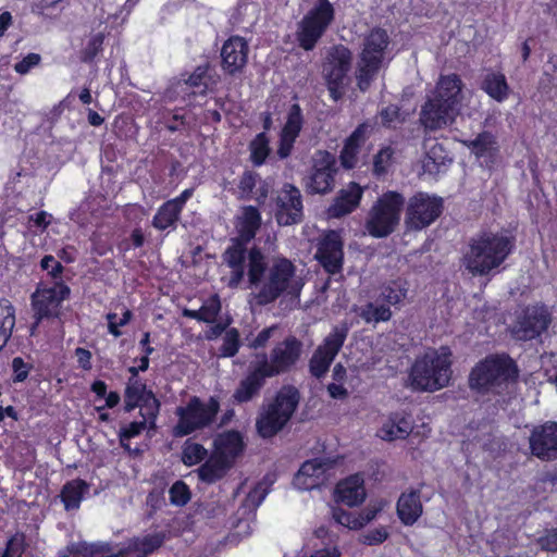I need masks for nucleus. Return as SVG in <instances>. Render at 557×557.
<instances>
[{"instance_id":"5fc2aeb1","label":"nucleus","mask_w":557,"mask_h":557,"mask_svg":"<svg viewBox=\"0 0 557 557\" xmlns=\"http://www.w3.org/2000/svg\"><path fill=\"white\" fill-rule=\"evenodd\" d=\"M394 150L392 147L386 146L381 148L373 157V173L376 176H382L387 173L392 164Z\"/></svg>"},{"instance_id":"b1692460","label":"nucleus","mask_w":557,"mask_h":557,"mask_svg":"<svg viewBox=\"0 0 557 557\" xmlns=\"http://www.w3.org/2000/svg\"><path fill=\"white\" fill-rule=\"evenodd\" d=\"M363 188L356 182H350L346 188L338 190L336 197L327 208L330 218L339 219L354 212L360 205Z\"/></svg>"},{"instance_id":"dca6fc26","label":"nucleus","mask_w":557,"mask_h":557,"mask_svg":"<svg viewBox=\"0 0 557 557\" xmlns=\"http://www.w3.org/2000/svg\"><path fill=\"white\" fill-rule=\"evenodd\" d=\"M351 51L343 45L334 47L329 53L325 79L330 97L334 101L341 100L345 94V85L351 67Z\"/></svg>"},{"instance_id":"3c124183","label":"nucleus","mask_w":557,"mask_h":557,"mask_svg":"<svg viewBox=\"0 0 557 557\" xmlns=\"http://www.w3.org/2000/svg\"><path fill=\"white\" fill-rule=\"evenodd\" d=\"M465 145L478 157H484L490 150L495 149L496 140L490 132L480 133L474 139Z\"/></svg>"},{"instance_id":"cd10ccee","label":"nucleus","mask_w":557,"mask_h":557,"mask_svg":"<svg viewBox=\"0 0 557 557\" xmlns=\"http://www.w3.org/2000/svg\"><path fill=\"white\" fill-rule=\"evenodd\" d=\"M165 539L164 532H156L143 537H134L121 550V555L123 557H148L163 545Z\"/></svg>"},{"instance_id":"0eeeda50","label":"nucleus","mask_w":557,"mask_h":557,"mask_svg":"<svg viewBox=\"0 0 557 557\" xmlns=\"http://www.w3.org/2000/svg\"><path fill=\"white\" fill-rule=\"evenodd\" d=\"M219 411L220 400L218 397L210 396L208 401L203 403L198 396H191L186 406L176 408L175 413L178 421L173 428V436L184 437L212 425Z\"/></svg>"},{"instance_id":"338daca9","label":"nucleus","mask_w":557,"mask_h":557,"mask_svg":"<svg viewBox=\"0 0 557 557\" xmlns=\"http://www.w3.org/2000/svg\"><path fill=\"white\" fill-rule=\"evenodd\" d=\"M323 473V463L319 459L306 460L299 468L296 480L299 481L302 476L319 478Z\"/></svg>"},{"instance_id":"680f3d73","label":"nucleus","mask_w":557,"mask_h":557,"mask_svg":"<svg viewBox=\"0 0 557 557\" xmlns=\"http://www.w3.org/2000/svg\"><path fill=\"white\" fill-rule=\"evenodd\" d=\"M259 180L260 176L258 173L249 170L244 171L238 182V189L242 196L245 198H251Z\"/></svg>"},{"instance_id":"37998d69","label":"nucleus","mask_w":557,"mask_h":557,"mask_svg":"<svg viewBox=\"0 0 557 557\" xmlns=\"http://www.w3.org/2000/svg\"><path fill=\"white\" fill-rule=\"evenodd\" d=\"M106 36L103 33L92 35L79 51V60L83 63L91 64L103 51Z\"/></svg>"},{"instance_id":"f3484780","label":"nucleus","mask_w":557,"mask_h":557,"mask_svg":"<svg viewBox=\"0 0 557 557\" xmlns=\"http://www.w3.org/2000/svg\"><path fill=\"white\" fill-rule=\"evenodd\" d=\"M552 315L544 306L527 307L512 327V335L519 341H532L547 331Z\"/></svg>"},{"instance_id":"c85d7f7f","label":"nucleus","mask_w":557,"mask_h":557,"mask_svg":"<svg viewBox=\"0 0 557 557\" xmlns=\"http://www.w3.org/2000/svg\"><path fill=\"white\" fill-rule=\"evenodd\" d=\"M389 36L384 28L374 27L363 39V47L360 52L361 58L373 59V61L383 63L387 47L389 46Z\"/></svg>"},{"instance_id":"4d7b16f0","label":"nucleus","mask_w":557,"mask_h":557,"mask_svg":"<svg viewBox=\"0 0 557 557\" xmlns=\"http://www.w3.org/2000/svg\"><path fill=\"white\" fill-rule=\"evenodd\" d=\"M169 495L171 504L178 507L185 506L191 497L188 485L182 480H178L172 484L169 490Z\"/></svg>"},{"instance_id":"4468645a","label":"nucleus","mask_w":557,"mask_h":557,"mask_svg":"<svg viewBox=\"0 0 557 557\" xmlns=\"http://www.w3.org/2000/svg\"><path fill=\"white\" fill-rule=\"evenodd\" d=\"M272 211L280 226H290L302 222L304 199L300 189L292 183H284L272 198Z\"/></svg>"},{"instance_id":"0e129e2a","label":"nucleus","mask_w":557,"mask_h":557,"mask_svg":"<svg viewBox=\"0 0 557 557\" xmlns=\"http://www.w3.org/2000/svg\"><path fill=\"white\" fill-rule=\"evenodd\" d=\"M269 490L262 482L257 483L247 494L244 505L250 508H258L267 497Z\"/></svg>"},{"instance_id":"72a5a7b5","label":"nucleus","mask_w":557,"mask_h":557,"mask_svg":"<svg viewBox=\"0 0 557 557\" xmlns=\"http://www.w3.org/2000/svg\"><path fill=\"white\" fill-rule=\"evenodd\" d=\"M89 488V483L83 479L78 478L67 481L62 486L60 492V499L64 505L65 510L70 511L78 509L85 494L88 493Z\"/></svg>"},{"instance_id":"423d86ee","label":"nucleus","mask_w":557,"mask_h":557,"mask_svg":"<svg viewBox=\"0 0 557 557\" xmlns=\"http://www.w3.org/2000/svg\"><path fill=\"white\" fill-rule=\"evenodd\" d=\"M300 401V393L294 385L283 386L273 400L258 414L256 429L262 438L278 434L290 421Z\"/></svg>"},{"instance_id":"f03ea898","label":"nucleus","mask_w":557,"mask_h":557,"mask_svg":"<svg viewBox=\"0 0 557 557\" xmlns=\"http://www.w3.org/2000/svg\"><path fill=\"white\" fill-rule=\"evenodd\" d=\"M465 84L456 73L441 75L419 112L425 134L454 124L461 112Z\"/></svg>"},{"instance_id":"bf43d9fd","label":"nucleus","mask_w":557,"mask_h":557,"mask_svg":"<svg viewBox=\"0 0 557 557\" xmlns=\"http://www.w3.org/2000/svg\"><path fill=\"white\" fill-rule=\"evenodd\" d=\"M426 163L425 166L429 169V171H432L430 168V163H433V168L436 172L441 170L442 165H446V161L451 162V159L448 158L446 150L441 144L434 145L430 151L426 153Z\"/></svg>"},{"instance_id":"7ed1b4c3","label":"nucleus","mask_w":557,"mask_h":557,"mask_svg":"<svg viewBox=\"0 0 557 557\" xmlns=\"http://www.w3.org/2000/svg\"><path fill=\"white\" fill-rule=\"evenodd\" d=\"M516 249V237L506 232L483 231L469 242L465 255L467 270L473 275H488Z\"/></svg>"},{"instance_id":"6e6552de","label":"nucleus","mask_w":557,"mask_h":557,"mask_svg":"<svg viewBox=\"0 0 557 557\" xmlns=\"http://www.w3.org/2000/svg\"><path fill=\"white\" fill-rule=\"evenodd\" d=\"M404 206L405 197L398 191L388 190L379 197L366 223L369 234L375 238L391 235L399 224Z\"/></svg>"},{"instance_id":"a878e982","label":"nucleus","mask_w":557,"mask_h":557,"mask_svg":"<svg viewBox=\"0 0 557 557\" xmlns=\"http://www.w3.org/2000/svg\"><path fill=\"white\" fill-rule=\"evenodd\" d=\"M396 513L406 527L413 525L423 515L421 488H410L403 492L396 503Z\"/></svg>"},{"instance_id":"c756f323","label":"nucleus","mask_w":557,"mask_h":557,"mask_svg":"<svg viewBox=\"0 0 557 557\" xmlns=\"http://www.w3.org/2000/svg\"><path fill=\"white\" fill-rule=\"evenodd\" d=\"M411 431V414L405 411L392 412L388 421L380 430L381 437L385 441L405 440Z\"/></svg>"},{"instance_id":"f8f14e48","label":"nucleus","mask_w":557,"mask_h":557,"mask_svg":"<svg viewBox=\"0 0 557 557\" xmlns=\"http://www.w3.org/2000/svg\"><path fill=\"white\" fill-rule=\"evenodd\" d=\"M302 354V343L294 335L278 342L270 352V357L262 354V359L257 363L270 376L274 377L292 371Z\"/></svg>"},{"instance_id":"79ce46f5","label":"nucleus","mask_w":557,"mask_h":557,"mask_svg":"<svg viewBox=\"0 0 557 557\" xmlns=\"http://www.w3.org/2000/svg\"><path fill=\"white\" fill-rule=\"evenodd\" d=\"M250 161L255 166H261L267 161L271 149L270 139L265 132L255 136L249 144Z\"/></svg>"},{"instance_id":"bb28decb","label":"nucleus","mask_w":557,"mask_h":557,"mask_svg":"<svg viewBox=\"0 0 557 557\" xmlns=\"http://www.w3.org/2000/svg\"><path fill=\"white\" fill-rule=\"evenodd\" d=\"M336 503L348 507H356L363 503L366 498V488L363 480L359 474H352L341 480L334 491Z\"/></svg>"},{"instance_id":"58836bf2","label":"nucleus","mask_w":557,"mask_h":557,"mask_svg":"<svg viewBox=\"0 0 557 557\" xmlns=\"http://www.w3.org/2000/svg\"><path fill=\"white\" fill-rule=\"evenodd\" d=\"M250 240H244L242 237L232 238V244L222 255L224 263L228 268L245 267L246 258L248 259L249 250L247 245Z\"/></svg>"},{"instance_id":"6e6d98bb","label":"nucleus","mask_w":557,"mask_h":557,"mask_svg":"<svg viewBox=\"0 0 557 557\" xmlns=\"http://www.w3.org/2000/svg\"><path fill=\"white\" fill-rule=\"evenodd\" d=\"M164 126L171 132L175 133L185 128L188 124L187 114L184 109H174L163 114Z\"/></svg>"},{"instance_id":"aec40b11","label":"nucleus","mask_w":557,"mask_h":557,"mask_svg":"<svg viewBox=\"0 0 557 557\" xmlns=\"http://www.w3.org/2000/svg\"><path fill=\"white\" fill-rule=\"evenodd\" d=\"M249 54L248 41L238 35H232L222 45L221 69L225 75L235 77L244 73Z\"/></svg>"},{"instance_id":"20e7f679","label":"nucleus","mask_w":557,"mask_h":557,"mask_svg":"<svg viewBox=\"0 0 557 557\" xmlns=\"http://www.w3.org/2000/svg\"><path fill=\"white\" fill-rule=\"evenodd\" d=\"M451 356L448 346L432 348L418 356L408 375L411 388L417 392H436L448 386L453 374Z\"/></svg>"},{"instance_id":"603ef678","label":"nucleus","mask_w":557,"mask_h":557,"mask_svg":"<svg viewBox=\"0 0 557 557\" xmlns=\"http://www.w3.org/2000/svg\"><path fill=\"white\" fill-rule=\"evenodd\" d=\"M407 296V288L403 286L400 282L392 281L387 285L383 286L381 292L382 299L388 305H398Z\"/></svg>"},{"instance_id":"a19ab883","label":"nucleus","mask_w":557,"mask_h":557,"mask_svg":"<svg viewBox=\"0 0 557 557\" xmlns=\"http://www.w3.org/2000/svg\"><path fill=\"white\" fill-rule=\"evenodd\" d=\"M15 326V309L8 300L0 301V351L5 347Z\"/></svg>"},{"instance_id":"f704fd0d","label":"nucleus","mask_w":557,"mask_h":557,"mask_svg":"<svg viewBox=\"0 0 557 557\" xmlns=\"http://www.w3.org/2000/svg\"><path fill=\"white\" fill-rule=\"evenodd\" d=\"M481 89L497 102L505 101L509 95V86L503 73H487L481 83Z\"/></svg>"},{"instance_id":"a18cd8bd","label":"nucleus","mask_w":557,"mask_h":557,"mask_svg":"<svg viewBox=\"0 0 557 557\" xmlns=\"http://www.w3.org/2000/svg\"><path fill=\"white\" fill-rule=\"evenodd\" d=\"M379 116L382 127L394 131L400 127L406 121L401 108L393 103L382 108L379 112Z\"/></svg>"},{"instance_id":"f257e3e1","label":"nucleus","mask_w":557,"mask_h":557,"mask_svg":"<svg viewBox=\"0 0 557 557\" xmlns=\"http://www.w3.org/2000/svg\"><path fill=\"white\" fill-rule=\"evenodd\" d=\"M247 268L249 284L258 289L255 298L259 306L273 304L285 294L299 295L300 286L294 282L296 267L289 259L277 258L268 268L264 253L255 246L249 249Z\"/></svg>"},{"instance_id":"e2e57ef3","label":"nucleus","mask_w":557,"mask_h":557,"mask_svg":"<svg viewBox=\"0 0 557 557\" xmlns=\"http://www.w3.org/2000/svg\"><path fill=\"white\" fill-rule=\"evenodd\" d=\"M24 552L25 535L23 533H15L9 539L2 557H22Z\"/></svg>"},{"instance_id":"a211bd4d","label":"nucleus","mask_w":557,"mask_h":557,"mask_svg":"<svg viewBox=\"0 0 557 557\" xmlns=\"http://www.w3.org/2000/svg\"><path fill=\"white\" fill-rule=\"evenodd\" d=\"M529 449L541 461L557 460V421L534 425L529 436Z\"/></svg>"},{"instance_id":"6ab92c4d","label":"nucleus","mask_w":557,"mask_h":557,"mask_svg":"<svg viewBox=\"0 0 557 557\" xmlns=\"http://www.w3.org/2000/svg\"><path fill=\"white\" fill-rule=\"evenodd\" d=\"M315 259L324 271L335 275L343 270L344 242L337 231L325 232L318 242Z\"/></svg>"},{"instance_id":"c9c22d12","label":"nucleus","mask_w":557,"mask_h":557,"mask_svg":"<svg viewBox=\"0 0 557 557\" xmlns=\"http://www.w3.org/2000/svg\"><path fill=\"white\" fill-rule=\"evenodd\" d=\"M382 63L359 57L355 77L357 87L360 91L366 92L370 89L373 81L380 72Z\"/></svg>"},{"instance_id":"9b49d317","label":"nucleus","mask_w":557,"mask_h":557,"mask_svg":"<svg viewBox=\"0 0 557 557\" xmlns=\"http://www.w3.org/2000/svg\"><path fill=\"white\" fill-rule=\"evenodd\" d=\"M444 201L441 197L418 191L409 198L405 223L408 230L421 231L434 223L443 213Z\"/></svg>"},{"instance_id":"5701e85b","label":"nucleus","mask_w":557,"mask_h":557,"mask_svg":"<svg viewBox=\"0 0 557 557\" xmlns=\"http://www.w3.org/2000/svg\"><path fill=\"white\" fill-rule=\"evenodd\" d=\"M372 126L364 121L352 131L344 140V146L339 152V162L345 170H352L358 164V154L370 136Z\"/></svg>"},{"instance_id":"7c9ffc66","label":"nucleus","mask_w":557,"mask_h":557,"mask_svg":"<svg viewBox=\"0 0 557 557\" xmlns=\"http://www.w3.org/2000/svg\"><path fill=\"white\" fill-rule=\"evenodd\" d=\"M233 467L221 454H211L196 470L199 480L206 484H214L222 480Z\"/></svg>"},{"instance_id":"4be33fe9","label":"nucleus","mask_w":557,"mask_h":557,"mask_svg":"<svg viewBox=\"0 0 557 557\" xmlns=\"http://www.w3.org/2000/svg\"><path fill=\"white\" fill-rule=\"evenodd\" d=\"M269 377L258 363L250 367L248 373L239 381L232 395L233 403L237 405L247 404L259 397Z\"/></svg>"},{"instance_id":"473e14b6","label":"nucleus","mask_w":557,"mask_h":557,"mask_svg":"<svg viewBox=\"0 0 557 557\" xmlns=\"http://www.w3.org/2000/svg\"><path fill=\"white\" fill-rule=\"evenodd\" d=\"M140 421H132L128 424L122 426L119 431L120 446L128 453H132L129 440L140 435L145 430H156L157 419L159 414H154L153 418L147 414V411H139Z\"/></svg>"},{"instance_id":"de8ad7c7","label":"nucleus","mask_w":557,"mask_h":557,"mask_svg":"<svg viewBox=\"0 0 557 557\" xmlns=\"http://www.w3.org/2000/svg\"><path fill=\"white\" fill-rule=\"evenodd\" d=\"M242 346L240 334L236 327H230L225 331L223 343L219 348V356L222 358H232L237 355Z\"/></svg>"},{"instance_id":"2eb2a0df","label":"nucleus","mask_w":557,"mask_h":557,"mask_svg":"<svg viewBox=\"0 0 557 557\" xmlns=\"http://www.w3.org/2000/svg\"><path fill=\"white\" fill-rule=\"evenodd\" d=\"M348 335L346 325L334 326L323 343L312 354L309 360V372L317 379H322L329 371L335 357L342 349Z\"/></svg>"},{"instance_id":"c03bdc74","label":"nucleus","mask_w":557,"mask_h":557,"mask_svg":"<svg viewBox=\"0 0 557 557\" xmlns=\"http://www.w3.org/2000/svg\"><path fill=\"white\" fill-rule=\"evenodd\" d=\"M304 126V115L298 103L290 106L287 119L282 127L281 134L297 139Z\"/></svg>"},{"instance_id":"864d4df0","label":"nucleus","mask_w":557,"mask_h":557,"mask_svg":"<svg viewBox=\"0 0 557 557\" xmlns=\"http://www.w3.org/2000/svg\"><path fill=\"white\" fill-rule=\"evenodd\" d=\"M99 550L86 542L70 543L59 552L58 557H94Z\"/></svg>"},{"instance_id":"393cba45","label":"nucleus","mask_w":557,"mask_h":557,"mask_svg":"<svg viewBox=\"0 0 557 557\" xmlns=\"http://www.w3.org/2000/svg\"><path fill=\"white\" fill-rule=\"evenodd\" d=\"M218 84V78L212 70L210 63L198 65L188 75L186 79L178 83V86L183 88L186 86L190 91L187 94L188 97L206 96L208 91L213 90Z\"/></svg>"},{"instance_id":"4c0bfd02","label":"nucleus","mask_w":557,"mask_h":557,"mask_svg":"<svg viewBox=\"0 0 557 557\" xmlns=\"http://www.w3.org/2000/svg\"><path fill=\"white\" fill-rule=\"evenodd\" d=\"M261 226V213L253 206H246L238 224V237L244 240H252Z\"/></svg>"},{"instance_id":"ddd939ff","label":"nucleus","mask_w":557,"mask_h":557,"mask_svg":"<svg viewBox=\"0 0 557 557\" xmlns=\"http://www.w3.org/2000/svg\"><path fill=\"white\" fill-rule=\"evenodd\" d=\"M337 160L332 152L319 149L311 158V168L305 187L310 195H325L333 190L337 175Z\"/></svg>"},{"instance_id":"412c9836","label":"nucleus","mask_w":557,"mask_h":557,"mask_svg":"<svg viewBox=\"0 0 557 557\" xmlns=\"http://www.w3.org/2000/svg\"><path fill=\"white\" fill-rule=\"evenodd\" d=\"M161 404L145 380L126 382L124 388V411L132 412L136 408L147 411L151 418L160 413Z\"/></svg>"},{"instance_id":"8fccbe9b","label":"nucleus","mask_w":557,"mask_h":557,"mask_svg":"<svg viewBox=\"0 0 557 557\" xmlns=\"http://www.w3.org/2000/svg\"><path fill=\"white\" fill-rule=\"evenodd\" d=\"M207 454L208 451L203 445L187 440L183 445L181 459L185 466L191 467L201 462L207 457Z\"/></svg>"},{"instance_id":"69168bd1","label":"nucleus","mask_w":557,"mask_h":557,"mask_svg":"<svg viewBox=\"0 0 557 557\" xmlns=\"http://www.w3.org/2000/svg\"><path fill=\"white\" fill-rule=\"evenodd\" d=\"M332 516L338 524L349 529H358L362 525V523L359 522V519L354 513L339 507H334L332 509Z\"/></svg>"},{"instance_id":"2f4dec72","label":"nucleus","mask_w":557,"mask_h":557,"mask_svg":"<svg viewBox=\"0 0 557 557\" xmlns=\"http://www.w3.org/2000/svg\"><path fill=\"white\" fill-rule=\"evenodd\" d=\"M245 444L238 431H228L215 441L213 454H221L225 461L234 467L236 459L243 454Z\"/></svg>"},{"instance_id":"09e8293b","label":"nucleus","mask_w":557,"mask_h":557,"mask_svg":"<svg viewBox=\"0 0 557 557\" xmlns=\"http://www.w3.org/2000/svg\"><path fill=\"white\" fill-rule=\"evenodd\" d=\"M64 9L63 0H35L32 4V12L44 18H55Z\"/></svg>"},{"instance_id":"1a4fd4ad","label":"nucleus","mask_w":557,"mask_h":557,"mask_svg":"<svg viewBox=\"0 0 557 557\" xmlns=\"http://www.w3.org/2000/svg\"><path fill=\"white\" fill-rule=\"evenodd\" d=\"M71 296L70 286L63 281H55L52 285L40 282L32 295L34 323L30 326V335L44 319H55L61 314L62 302Z\"/></svg>"},{"instance_id":"49530a36","label":"nucleus","mask_w":557,"mask_h":557,"mask_svg":"<svg viewBox=\"0 0 557 557\" xmlns=\"http://www.w3.org/2000/svg\"><path fill=\"white\" fill-rule=\"evenodd\" d=\"M359 315L367 323H379L389 321L392 311L387 305L375 306L372 302H368L361 308Z\"/></svg>"},{"instance_id":"39448f33","label":"nucleus","mask_w":557,"mask_h":557,"mask_svg":"<svg viewBox=\"0 0 557 557\" xmlns=\"http://www.w3.org/2000/svg\"><path fill=\"white\" fill-rule=\"evenodd\" d=\"M518 377L517 362L507 352H495L475 363L469 373L468 383L472 391L485 395L499 393Z\"/></svg>"},{"instance_id":"13d9d810","label":"nucleus","mask_w":557,"mask_h":557,"mask_svg":"<svg viewBox=\"0 0 557 557\" xmlns=\"http://www.w3.org/2000/svg\"><path fill=\"white\" fill-rule=\"evenodd\" d=\"M40 268L42 271H46L48 276H50L53 281H63L62 274L64 272V267L60 261H58L52 255H45L40 260Z\"/></svg>"},{"instance_id":"774afa93","label":"nucleus","mask_w":557,"mask_h":557,"mask_svg":"<svg viewBox=\"0 0 557 557\" xmlns=\"http://www.w3.org/2000/svg\"><path fill=\"white\" fill-rule=\"evenodd\" d=\"M537 544L544 552L557 553V527L546 529L539 537Z\"/></svg>"},{"instance_id":"e433bc0d","label":"nucleus","mask_w":557,"mask_h":557,"mask_svg":"<svg viewBox=\"0 0 557 557\" xmlns=\"http://www.w3.org/2000/svg\"><path fill=\"white\" fill-rule=\"evenodd\" d=\"M182 211L170 200L163 202L152 218L151 225L158 231L176 228Z\"/></svg>"},{"instance_id":"052dcab7","label":"nucleus","mask_w":557,"mask_h":557,"mask_svg":"<svg viewBox=\"0 0 557 557\" xmlns=\"http://www.w3.org/2000/svg\"><path fill=\"white\" fill-rule=\"evenodd\" d=\"M12 368V382L22 383L27 380L34 366L29 362L24 361L22 357H14L11 361Z\"/></svg>"},{"instance_id":"9d476101","label":"nucleus","mask_w":557,"mask_h":557,"mask_svg":"<svg viewBox=\"0 0 557 557\" xmlns=\"http://www.w3.org/2000/svg\"><path fill=\"white\" fill-rule=\"evenodd\" d=\"M335 18V9L330 0H317L299 23L297 41L305 51H311Z\"/></svg>"},{"instance_id":"ea45409f","label":"nucleus","mask_w":557,"mask_h":557,"mask_svg":"<svg viewBox=\"0 0 557 557\" xmlns=\"http://www.w3.org/2000/svg\"><path fill=\"white\" fill-rule=\"evenodd\" d=\"M221 311V302L218 295H213L206 301L198 310L184 309L183 315L199 322L213 323L215 322Z\"/></svg>"}]
</instances>
